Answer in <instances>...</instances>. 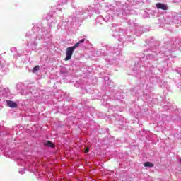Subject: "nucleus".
Wrapping results in <instances>:
<instances>
[{"mask_svg":"<svg viewBox=\"0 0 181 181\" xmlns=\"http://www.w3.org/2000/svg\"><path fill=\"white\" fill-rule=\"evenodd\" d=\"M6 104L10 108H16L18 107V104L12 100H6Z\"/></svg>","mask_w":181,"mask_h":181,"instance_id":"3","label":"nucleus"},{"mask_svg":"<svg viewBox=\"0 0 181 181\" xmlns=\"http://www.w3.org/2000/svg\"><path fill=\"white\" fill-rule=\"evenodd\" d=\"M88 152H90V148L87 147L85 150V153H88Z\"/></svg>","mask_w":181,"mask_h":181,"instance_id":"8","label":"nucleus"},{"mask_svg":"<svg viewBox=\"0 0 181 181\" xmlns=\"http://www.w3.org/2000/svg\"><path fill=\"white\" fill-rule=\"evenodd\" d=\"M84 42H86V39H82V40H79L78 42L79 45H81V43H84Z\"/></svg>","mask_w":181,"mask_h":181,"instance_id":"7","label":"nucleus"},{"mask_svg":"<svg viewBox=\"0 0 181 181\" xmlns=\"http://www.w3.org/2000/svg\"><path fill=\"white\" fill-rule=\"evenodd\" d=\"M33 71H39V70H40V66H39V65H37L33 68Z\"/></svg>","mask_w":181,"mask_h":181,"instance_id":"6","label":"nucleus"},{"mask_svg":"<svg viewBox=\"0 0 181 181\" xmlns=\"http://www.w3.org/2000/svg\"><path fill=\"white\" fill-rule=\"evenodd\" d=\"M80 46V44L78 42L76 43L74 46L69 47L66 48V58L64 59L65 62H69L71 59V57L73 56V53H74V50L77 49Z\"/></svg>","mask_w":181,"mask_h":181,"instance_id":"1","label":"nucleus"},{"mask_svg":"<svg viewBox=\"0 0 181 181\" xmlns=\"http://www.w3.org/2000/svg\"><path fill=\"white\" fill-rule=\"evenodd\" d=\"M157 9H162L163 11H168V6L162 3L156 4Z\"/></svg>","mask_w":181,"mask_h":181,"instance_id":"2","label":"nucleus"},{"mask_svg":"<svg viewBox=\"0 0 181 181\" xmlns=\"http://www.w3.org/2000/svg\"><path fill=\"white\" fill-rule=\"evenodd\" d=\"M46 146H48L49 148H54V144H53V143L50 141H47L45 143Z\"/></svg>","mask_w":181,"mask_h":181,"instance_id":"5","label":"nucleus"},{"mask_svg":"<svg viewBox=\"0 0 181 181\" xmlns=\"http://www.w3.org/2000/svg\"><path fill=\"white\" fill-rule=\"evenodd\" d=\"M144 166L145 168H153V166H155V165H153V163H152L149 161H147V162L144 163Z\"/></svg>","mask_w":181,"mask_h":181,"instance_id":"4","label":"nucleus"}]
</instances>
